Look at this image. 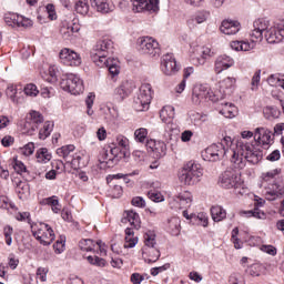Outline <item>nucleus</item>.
I'll return each instance as SVG.
<instances>
[{
    "instance_id": "nucleus-1",
    "label": "nucleus",
    "mask_w": 284,
    "mask_h": 284,
    "mask_svg": "<svg viewBox=\"0 0 284 284\" xmlns=\"http://www.w3.org/2000/svg\"><path fill=\"white\" fill-rule=\"evenodd\" d=\"M217 144L222 145L225 154H227V152L232 153L231 163H233L235 170H243L246 163L256 165L263 159V151L256 149L254 143L240 140L236 142L235 148H232V145H234L232 138L224 136Z\"/></svg>"
},
{
    "instance_id": "nucleus-2",
    "label": "nucleus",
    "mask_w": 284,
    "mask_h": 284,
    "mask_svg": "<svg viewBox=\"0 0 284 284\" xmlns=\"http://www.w3.org/2000/svg\"><path fill=\"white\" fill-rule=\"evenodd\" d=\"M203 176V168L201 164L190 161L180 171L179 179L184 185H196Z\"/></svg>"
},
{
    "instance_id": "nucleus-3",
    "label": "nucleus",
    "mask_w": 284,
    "mask_h": 284,
    "mask_svg": "<svg viewBox=\"0 0 284 284\" xmlns=\"http://www.w3.org/2000/svg\"><path fill=\"white\" fill-rule=\"evenodd\" d=\"M142 256L146 263H156L161 258V251L156 246V235L151 231L144 234Z\"/></svg>"
},
{
    "instance_id": "nucleus-4",
    "label": "nucleus",
    "mask_w": 284,
    "mask_h": 284,
    "mask_svg": "<svg viewBox=\"0 0 284 284\" xmlns=\"http://www.w3.org/2000/svg\"><path fill=\"white\" fill-rule=\"evenodd\" d=\"M152 103V85L149 83L142 84L138 97L133 101V108L136 112H145Z\"/></svg>"
},
{
    "instance_id": "nucleus-5",
    "label": "nucleus",
    "mask_w": 284,
    "mask_h": 284,
    "mask_svg": "<svg viewBox=\"0 0 284 284\" xmlns=\"http://www.w3.org/2000/svg\"><path fill=\"white\" fill-rule=\"evenodd\" d=\"M264 196L266 201L283 199V201H281L280 214L284 216V182L281 180H274L273 183H268L265 187Z\"/></svg>"
},
{
    "instance_id": "nucleus-6",
    "label": "nucleus",
    "mask_w": 284,
    "mask_h": 284,
    "mask_svg": "<svg viewBox=\"0 0 284 284\" xmlns=\"http://www.w3.org/2000/svg\"><path fill=\"white\" fill-rule=\"evenodd\" d=\"M60 85L64 92L70 94H81L83 92V80L74 73H68L60 82Z\"/></svg>"
},
{
    "instance_id": "nucleus-7",
    "label": "nucleus",
    "mask_w": 284,
    "mask_h": 284,
    "mask_svg": "<svg viewBox=\"0 0 284 284\" xmlns=\"http://www.w3.org/2000/svg\"><path fill=\"white\" fill-rule=\"evenodd\" d=\"M138 50L141 54H148L149 57H159L161 54L159 42L150 37L138 40Z\"/></svg>"
},
{
    "instance_id": "nucleus-8",
    "label": "nucleus",
    "mask_w": 284,
    "mask_h": 284,
    "mask_svg": "<svg viewBox=\"0 0 284 284\" xmlns=\"http://www.w3.org/2000/svg\"><path fill=\"white\" fill-rule=\"evenodd\" d=\"M272 131H270V129L267 128H256L255 132H254V146L256 148V150H261L258 149V145H262V148H264V150H267V148H270V145H272L274 139L272 138Z\"/></svg>"
},
{
    "instance_id": "nucleus-9",
    "label": "nucleus",
    "mask_w": 284,
    "mask_h": 284,
    "mask_svg": "<svg viewBox=\"0 0 284 284\" xmlns=\"http://www.w3.org/2000/svg\"><path fill=\"white\" fill-rule=\"evenodd\" d=\"M219 185L225 190L239 187L241 185V175L234 170H226L220 175Z\"/></svg>"
},
{
    "instance_id": "nucleus-10",
    "label": "nucleus",
    "mask_w": 284,
    "mask_h": 284,
    "mask_svg": "<svg viewBox=\"0 0 284 284\" xmlns=\"http://www.w3.org/2000/svg\"><path fill=\"white\" fill-rule=\"evenodd\" d=\"M161 70L165 77H174V74L181 70V67L176 63L174 54L166 53L162 57Z\"/></svg>"
},
{
    "instance_id": "nucleus-11",
    "label": "nucleus",
    "mask_w": 284,
    "mask_h": 284,
    "mask_svg": "<svg viewBox=\"0 0 284 284\" xmlns=\"http://www.w3.org/2000/svg\"><path fill=\"white\" fill-rule=\"evenodd\" d=\"M203 101H212V92L207 84H195L192 92V103L201 105Z\"/></svg>"
},
{
    "instance_id": "nucleus-12",
    "label": "nucleus",
    "mask_w": 284,
    "mask_h": 284,
    "mask_svg": "<svg viewBox=\"0 0 284 284\" xmlns=\"http://www.w3.org/2000/svg\"><path fill=\"white\" fill-rule=\"evenodd\" d=\"M270 21L265 18H260L253 22V27L250 32L251 41H263V33L270 29Z\"/></svg>"
},
{
    "instance_id": "nucleus-13",
    "label": "nucleus",
    "mask_w": 284,
    "mask_h": 284,
    "mask_svg": "<svg viewBox=\"0 0 284 284\" xmlns=\"http://www.w3.org/2000/svg\"><path fill=\"white\" fill-rule=\"evenodd\" d=\"M32 234L34 239H37V241L41 243V245L48 246L54 243V231L48 224H42V227L39 229L38 231H34Z\"/></svg>"
},
{
    "instance_id": "nucleus-14",
    "label": "nucleus",
    "mask_w": 284,
    "mask_h": 284,
    "mask_svg": "<svg viewBox=\"0 0 284 284\" xmlns=\"http://www.w3.org/2000/svg\"><path fill=\"white\" fill-rule=\"evenodd\" d=\"M225 156V149L223 144H211L202 152V159L204 161L216 162L221 161Z\"/></svg>"
},
{
    "instance_id": "nucleus-15",
    "label": "nucleus",
    "mask_w": 284,
    "mask_h": 284,
    "mask_svg": "<svg viewBox=\"0 0 284 284\" xmlns=\"http://www.w3.org/2000/svg\"><path fill=\"white\" fill-rule=\"evenodd\" d=\"M134 88H136V85H134L133 81H122V83L113 91L115 101H119L120 103L121 101H125V99H128V97L134 92Z\"/></svg>"
},
{
    "instance_id": "nucleus-16",
    "label": "nucleus",
    "mask_w": 284,
    "mask_h": 284,
    "mask_svg": "<svg viewBox=\"0 0 284 284\" xmlns=\"http://www.w3.org/2000/svg\"><path fill=\"white\" fill-rule=\"evenodd\" d=\"M60 61L64 65L79 67L81 64V55L77 51L64 48L59 53Z\"/></svg>"
},
{
    "instance_id": "nucleus-17",
    "label": "nucleus",
    "mask_w": 284,
    "mask_h": 284,
    "mask_svg": "<svg viewBox=\"0 0 284 284\" xmlns=\"http://www.w3.org/2000/svg\"><path fill=\"white\" fill-rule=\"evenodd\" d=\"M134 12L159 11V0H131Z\"/></svg>"
},
{
    "instance_id": "nucleus-18",
    "label": "nucleus",
    "mask_w": 284,
    "mask_h": 284,
    "mask_svg": "<svg viewBox=\"0 0 284 284\" xmlns=\"http://www.w3.org/2000/svg\"><path fill=\"white\" fill-rule=\"evenodd\" d=\"M265 39L267 43H281L284 39V29L281 26L275 23L265 32Z\"/></svg>"
},
{
    "instance_id": "nucleus-19",
    "label": "nucleus",
    "mask_w": 284,
    "mask_h": 284,
    "mask_svg": "<svg viewBox=\"0 0 284 284\" xmlns=\"http://www.w3.org/2000/svg\"><path fill=\"white\" fill-rule=\"evenodd\" d=\"M234 67V59L227 54H223L216 58L214 63L215 74H221L225 70Z\"/></svg>"
},
{
    "instance_id": "nucleus-20",
    "label": "nucleus",
    "mask_w": 284,
    "mask_h": 284,
    "mask_svg": "<svg viewBox=\"0 0 284 284\" xmlns=\"http://www.w3.org/2000/svg\"><path fill=\"white\" fill-rule=\"evenodd\" d=\"M112 48H114V42L110 39H102L99 40L93 49L91 50V53H97V54H110L112 52Z\"/></svg>"
},
{
    "instance_id": "nucleus-21",
    "label": "nucleus",
    "mask_w": 284,
    "mask_h": 284,
    "mask_svg": "<svg viewBox=\"0 0 284 284\" xmlns=\"http://www.w3.org/2000/svg\"><path fill=\"white\" fill-rule=\"evenodd\" d=\"M223 34H236L241 30V22L234 20H224L220 27Z\"/></svg>"
},
{
    "instance_id": "nucleus-22",
    "label": "nucleus",
    "mask_w": 284,
    "mask_h": 284,
    "mask_svg": "<svg viewBox=\"0 0 284 284\" xmlns=\"http://www.w3.org/2000/svg\"><path fill=\"white\" fill-rule=\"evenodd\" d=\"M210 17V12L207 11H197L195 14H193L187 21L186 24L189 28L193 29L196 28V23H205L207 21V18Z\"/></svg>"
},
{
    "instance_id": "nucleus-23",
    "label": "nucleus",
    "mask_w": 284,
    "mask_h": 284,
    "mask_svg": "<svg viewBox=\"0 0 284 284\" xmlns=\"http://www.w3.org/2000/svg\"><path fill=\"white\" fill-rule=\"evenodd\" d=\"M197 57L195 59V65H205V62L212 57V49L210 47H197Z\"/></svg>"
},
{
    "instance_id": "nucleus-24",
    "label": "nucleus",
    "mask_w": 284,
    "mask_h": 284,
    "mask_svg": "<svg viewBox=\"0 0 284 284\" xmlns=\"http://www.w3.org/2000/svg\"><path fill=\"white\" fill-rule=\"evenodd\" d=\"M120 153L121 150L119 149V146L112 148L110 149V153H105L104 163L108 165V168H114V165L119 163V161L121 160V155H119Z\"/></svg>"
},
{
    "instance_id": "nucleus-25",
    "label": "nucleus",
    "mask_w": 284,
    "mask_h": 284,
    "mask_svg": "<svg viewBox=\"0 0 284 284\" xmlns=\"http://www.w3.org/2000/svg\"><path fill=\"white\" fill-rule=\"evenodd\" d=\"M174 203H178V207H190L192 204V193L185 191L172 197Z\"/></svg>"
},
{
    "instance_id": "nucleus-26",
    "label": "nucleus",
    "mask_w": 284,
    "mask_h": 284,
    "mask_svg": "<svg viewBox=\"0 0 284 284\" xmlns=\"http://www.w3.org/2000/svg\"><path fill=\"white\" fill-rule=\"evenodd\" d=\"M91 7L95 8L97 12H101V14H108V12H112L113 7L110 6L108 0H90Z\"/></svg>"
},
{
    "instance_id": "nucleus-27",
    "label": "nucleus",
    "mask_w": 284,
    "mask_h": 284,
    "mask_svg": "<svg viewBox=\"0 0 284 284\" xmlns=\"http://www.w3.org/2000/svg\"><path fill=\"white\" fill-rule=\"evenodd\" d=\"M160 119L166 125H170L174 121V106L165 105L160 111Z\"/></svg>"
},
{
    "instance_id": "nucleus-28",
    "label": "nucleus",
    "mask_w": 284,
    "mask_h": 284,
    "mask_svg": "<svg viewBox=\"0 0 284 284\" xmlns=\"http://www.w3.org/2000/svg\"><path fill=\"white\" fill-rule=\"evenodd\" d=\"M211 216L214 223H221L227 219V211L221 205H215L211 207Z\"/></svg>"
},
{
    "instance_id": "nucleus-29",
    "label": "nucleus",
    "mask_w": 284,
    "mask_h": 284,
    "mask_svg": "<svg viewBox=\"0 0 284 284\" xmlns=\"http://www.w3.org/2000/svg\"><path fill=\"white\" fill-rule=\"evenodd\" d=\"M122 223H130L134 230H139L141 227V217L139 216V213L128 211L125 217L122 220Z\"/></svg>"
},
{
    "instance_id": "nucleus-30",
    "label": "nucleus",
    "mask_w": 284,
    "mask_h": 284,
    "mask_svg": "<svg viewBox=\"0 0 284 284\" xmlns=\"http://www.w3.org/2000/svg\"><path fill=\"white\" fill-rule=\"evenodd\" d=\"M74 150H75V146L73 144H68L62 148H59L57 150V154L58 156H62L65 163H68V161H72V158L74 156Z\"/></svg>"
},
{
    "instance_id": "nucleus-31",
    "label": "nucleus",
    "mask_w": 284,
    "mask_h": 284,
    "mask_svg": "<svg viewBox=\"0 0 284 284\" xmlns=\"http://www.w3.org/2000/svg\"><path fill=\"white\" fill-rule=\"evenodd\" d=\"M91 59L93 63L98 65V68H108V65H110V59H108V54L91 52Z\"/></svg>"
},
{
    "instance_id": "nucleus-32",
    "label": "nucleus",
    "mask_w": 284,
    "mask_h": 284,
    "mask_svg": "<svg viewBox=\"0 0 284 284\" xmlns=\"http://www.w3.org/2000/svg\"><path fill=\"white\" fill-rule=\"evenodd\" d=\"M168 223L170 234L172 236H179L181 234V220L179 217H171Z\"/></svg>"
},
{
    "instance_id": "nucleus-33",
    "label": "nucleus",
    "mask_w": 284,
    "mask_h": 284,
    "mask_svg": "<svg viewBox=\"0 0 284 284\" xmlns=\"http://www.w3.org/2000/svg\"><path fill=\"white\" fill-rule=\"evenodd\" d=\"M101 247V241L94 243L93 240L87 239L79 242V247L82 252H93L94 247Z\"/></svg>"
},
{
    "instance_id": "nucleus-34",
    "label": "nucleus",
    "mask_w": 284,
    "mask_h": 284,
    "mask_svg": "<svg viewBox=\"0 0 284 284\" xmlns=\"http://www.w3.org/2000/svg\"><path fill=\"white\" fill-rule=\"evenodd\" d=\"M36 159L38 163H50L52 160V154H50L48 149L42 148L37 151Z\"/></svg>"
},
{
    "instance_id": "nucleus-35",
    "label": "nucleus",
    "mask_w": 284,
    "mask_h": 284,
    "mask_svg": "<svg viewBox=\"0 0 284 284\" xmlns=\"http://www.w3.org/2000/svg\"><path fill=\"white\" fill-rule=\"evenodd\" d=\"M263 114H264L265 119H267L268 121H272V120L278 119V116H281V111L276 106H265L263 109Z\"/></svg>"
},
{
    "instance_id": "nucleus-36",
    "label": "nucleus",
    "mask_w": 284,
    "mask_h": 284,
    "mask_svg": "<svg viewBox=\"0 0 284 284\" xmlns=\"http://www.w3.org/2000/svg\"><path fill=\"white\" fill-rule=\"evenodd\" d=\"M220 114L226 119H234V116H236V106L232 103H225Z\"/></svg>"
},
{
    "instance_id": "nucleus-37",
    "label": "nucleus",
    "mask_w": 284,
    "mask_h": 284,
    "mask_svg": "<svg viewBox=\"0 0 284 284\" xmlns=\"http://www.w3.org/2000/svg\"><path fill=\"white\" fill-rule=\"evenodd\" d=\"M53 128L54 122L47 121L39 132V139H41V141H45V139H48L49 135L52 133Z\"/></svg>"
},
{
    "instance_id": "nucleus-38",
    "label": "nucleus",
    "mask_w": 284,
    "mask_h": 284,
    "mask_svg": "<svg viewBox=\"0 0 284 284\" xmlns=\"http://www.w3.org/2000/svg\"><path fill=\"white\" fill-rule=\"evenodd\" d=\"M153 153L156 159H163V156L168 154V145H165V142L158 141L155 149H153Z\"/></svg>"
},
{
    "instance_id": "nucleus-39",
    "label": "nucleus",
    "mask_w": 284,
    "mask_h": 284,
    "mask_svg": "<svg viewBox=\"0 0 284 284\" xmlns=\"http://www.w3.org/2000/svg\"><path fill=\"white\" fill-rule=\"evenodd\" d=\"M75 12L78 14L85 16L90 12V4H88V0H78L74 6Z\"/></svg>"
},
{
    "instance_id": "nucleus-40",
    "label": "nucleus",
    "mask_w": 284,
    "mask_h": 284,
    "mask_svg": "<svg viewBox=\"0 0 284 284\" xmlns=\"http://www.w3.org/2000/svg\"><path fill=\"white\" fill-rule=\"evenodd\" d=\"M74 32H79V29H74L72 26L62 27L60 29V34L62 36L64 41H70V39L74 37Z\"/></svg>"
},
{
    "instance_id": "nucleus-41",
    "label": "nucleus",
    "mask_w": 284,
    "mask_h": 284,
    "mask_svg": "<svg viewBox=\"0 0 284 284\" xmlns=\"http://www.w3.org/2000/svg\"><path fill=\"white\" fill-rule=\"evenodd\" d=\"M19 199H24L30 194V184L27 182H19L16 189Z\"/></svg>"
},
{
    "instance_id": "nucleus-42",
    "label": "nucleus",
    "mask_w": 284,
    "mask_h": 284,
    "mask_svg": "<svg viewBox=\"0 0 284 284\" xmlns=\"http://www.w3.org/2000/svg\"><path fill=\"white\" fill-rule=\"evenodd\" d=\"M241 215L246 216V219H252V216L254 219H265V213L258 209H254L251 211H242Z\"/></svg>"
},
{
    "instance_id": "nucleus-43",
    "label": "nucleus",
    "mask_w": 284,
    "mask_h": 284,
    "mask_svg": "<svg viewBox=\"0 0 284 284\" xmlns=\"http://www.w3.org/2000/svg\"><path fill=\"white\" fill-rule=\"evenodd\" d=\"M134 139L138 143H145L148 141V129L140 128L134 131Z\"/></svg>"
},
{
    "instance_id": "nucleus-44",
    "label": "nucleus",
    "mask_w": 284,
    "mask_h": 284,
    "mask_svg": "<svg viewBox=\"0 0 284 284\" xmlns=\"http://www.w3.org/2000/svg\"><path fill=\"white\" fill-rule=\"evenodd\" d=\"M4 22L11 28H17L19 24V14L17 13L4 14Z\"/></svg>"
},
{
    "instance_id": "nucleus-45",
    "label": "nucleus",
    "mask_w": 284,
    "mask_h": 284,
    "mask_svg": "<svg viewBox=\"0 0 284 284\" xmlns=\"http://www.w3.org/2000/svg\"><path fill=\"white\" fill-rule=\"evenodd\" d=\"M278 174H281V169H274L262 173V179L265 181V183H270V181H274Z\"/></svg>"
},
{
    "instance_id": "nucleus-46",
    "label": "nucleus",
    "mask_w": 284,
    "mask_h": 284,
    "mask_svg": "<svg viewBox=\"0 0 284 284\" xmlns=\"http://www.w3.org/2000/svg\"><path fill=\"white\" fill-rule=\"evenodd\" d=\"M191 219L202 227H207V215L205 213L191 214Z\"/></svg>"
},
{
    "instance_id": "nucleus-47",
    "label": "nucleus",
    "mask_w": 284,
    "mask_h": 284,
    "mask_svg": "<svg viewBox=\"0 0 284 284\" xmlns=\"http://www.w3.org/2000/svg\"><path fill=\"white\" fill-rule=\"evenodd\" d=\"M148 196L154 203H163V201H165V197L163 196V194L155 190L149 191Z\"/></svg>"
},
{
    "instance_id": "nucleus-48",
    "label": "nucleus",
    "mask_w": 284,
    "mask_h": 284,
    "mask_svg": "<svg viewBox=\"0 0 284 284\" xmlns=\"http://www.w3.org/2000/svg\"><path fill=\"white\" fill-rule=\"evenodd\" d=\"M94 99H97V95L94 93H89L85 99V105H87V114L89 116H92L94 114V111L92 110V105H94Z\"/></svg>"
},
{
    "instance_id": "nucleus-49",
    "label": "nucleus",
    "mask_w": 284,
    "mask_h": 284,
    "mask_svg": "<svg viewBox=\"0 0 284 284\" xmlns=\"http://www.w3.org/2000/svg\"><path fill=\"white\" fill-rule=\"evenodd\" d=\"M87 261L90 263V265H95L97 267H105V261L103 257L89 255Z\"/></svg>"
},
{
    "instance_id": "nucleus-50",
    "label": "nucleus",
    "mask_w": 284,
    "mask_h": 284,
    "mask_svg": "<svg viewBox=\"0 0 284 284\" xmlns=\"http://www.w3.org/2000/svg\"><path fill=\"white\" fill-rule=\"evenodd\" d=\"M3 234L7 245H12V234H14V229H12L10 225H7L3 227Z\"/></svg>"
},
{
    "instance_id": "nucleus-51",
    "label": "nucleus",
    "mask_w": 284,
    "mask_h": 284,
    "mask_svg": "<svg viewBox=\"0 0 284 284\" xmlns=\"http://www.w3.org/2000/svg\"><path fill=\"white\" fill-rule=\"evenodd\" d=\"M24 94L27 97H37V94H39V89H37V85L33 83L27 84L24 87Z\"/></svg>"
},
{
    "instance_id": "nucleus-52",
    "label": "nucleus",
    "mask_w": 284,
    "mask_h": 284,
    "mask_svg": "<svg viewBox=\"0 0 284 284\" xmlns=\"http://www.w3.org/2000/svg\"><path fill=\"white\" fill-rule=\"evenodd\" d=\"M236 85V78L227 77L221 82V88H226V90H232Z\"/></svg>"
},
{
    "instance_id": "nucleus-53",
    "label": "nucleus",
    "mask_w": 284,
    "mask_h": 284,
    "mask_svg": "<svg viewBox=\"0 0 284 284\" xmlns=\"http://www.w3.org/2000/svg\"><path fill=\"white\" fill-rule=\"evenodd\" d=\"M0 207L2 210H14V203L10 202V199L7 196H0Z\"/></svg>"
},
{
    "instance_id": "nucleus-54",
    "label": "nucleus",
    "mask_w": 284,
    "mask_h": 284,
    "mask_svg": "<svg viewBox=\"0 0 284 284\" xmlns=\"http://www.w3.org/2000/svg\"><path fill=\"white\" fill-rule=\"evenodd\" d=\"M13 170L17 172V174H23L28 171L26 164L19 160L13 161Z\"/></svg>"
},
{
    "instance_id": "nucleus-55",
    "label": "nucleus",
    "mask_w": 284,
    "mask_h": 284,
    "mask_svg": "<svg viewBox=\"0 0 284 284\" xmlns=\"http://www.w3.org/2000/svg\"><path fill=\"white\" fill-rule=\"evenodd\" d=\"M115 141L116 145H119V148H122L123 150H128V148H130V140H128V138L123 135H118Z\"/></svg>"
},
{
    "instance_id": "nucleus-56",
    "label": "nucleus",
    "mask_w": 284,
    "mask_h": 284,
    "mask_svg": "<svg viewBox=\"0 0 284 284\" xmlns=\"http://www.w3.org/2000/svg\"><path fill=\"white\" fill-rule=\"evenodd\" d=\"M258 83H261V70L255 71L252 81H251V90H257Z\"/></svg>"
},
{
    "instance_id": "nucleus-57",
    "label": "nucleus",
    "mask_w": 284,
    "mask_h": 284,
    "mask_svg": "<svg viewBox=\"0 0 284 284\" xmlns=\"http://www.w3.org/2000/svg\"><path fill=\"white\" fill-rule=\"evenodd\" d=\"M30 27H32V20H30L23 16L18 17V27L17 28H30Z\"/></svg>"
},
{
    "instance_id": "nucleus-58",
    "label": "nucleus",
    "mask_w": 284,
    "mask_h": 284,
    "mask_svg": "<svg viewBox=\"0 0 284 284\" xmlns=\"http://www.w3.org/2000/svg\"><path fill=\"white\" fill-rule=\"evenodd\" d=\"M30 116L32 123H36V125L43 122V114H41L39 111H31Z\"/></svg>"
},
{
    "instance_id": "nucleus-59",
    "label": "nucleus",
    "mask_w": 284,
    "mask_h": 284,
    "mask_svg": "<svg viewBox=\"0 0 284 284\" xmlns=\"http://www.w3.org/2000/svg\"><path fill=\"white\" fill-rule=\"evenodd\" d=\"M48 77H43L44 80L48 81V83H57V71L54 70V67H50L48 70Z\"/></svg>"
},
{
    "instance_id": "nucleus-60",
    "label": "nucleus",
    "mask_w": 284,
    "mask_h": 284,
    "mask_svg": "<svg viewBox=\"0 0 284 284\" xmlns=\"http://www.w3.org/2000/svg\"><path fill=\"white\" fill-rule=\"evenodd\" d=\"M53 248L58 254H61L65 248V237H60V240H58L55 244H53Z\"/></svg>"
},
{
    "instance_id": "nucleus-61",
    "label": "nucleus",
    "mask_w": 284,
    "mask_h": 284,
    "mask_svg": "<svg viewBox=\"0 0 284 284\" xmlns=\"http://www.w3.org/2000/svg\"><path fill=\"white\" fill-rule=\"evenodd\" d=\"M21 152L22 154H24V156H30L31 154H34V143H28L21 149Z\"/></svg>"
},
{
    "instance_id": "nucleus-62",
    "label": "nucleus",
    "mask_w": 284,
    "mask_h": 284,
    "mask_svg": "<svg viewBox=\"0 0 284 284\" xmlns=\"http://www.w3.org/2000/svg\"><path fill=\"white\" fill-rule=\"evenodd\" d=\"M283 79H281L278 75H270L267 79V83L271 84L273 88H280L281 82Z\"/></svg>"
},
{
    "instance_id": "nucleus-63",
    "label": "nucleus",
    "mask_w": 284,
    "mask_h": 284,
    "mask_svg": "<svg viewBox=\"0 0 284 284\" xmlns=\"http://www.w3.org/2000/svg\"><path fill=\"white\" fill-rule=\"evenodd\" d=\"M6 94L9 99H11V101H14V99H17V88L12 84L8 85Z\"/></svg>"
},
{
    "instance_id": "nucleus-64",
    "label": "nucleus",
    "mask_w": 284,
    "mask_h": 284,
    "mask_svg": "<svg viewBox=\"0 0 284 284\" xmlns=\"http://www.w3.org/2000/svg\"><path fill=\"white\" fill-rule=\"evenodd\" d=\"M281 160V151L280 150H274L272 153H270L266 156V161H271V163H274V161H280Z\"/></svg>"
}]
</instances>
